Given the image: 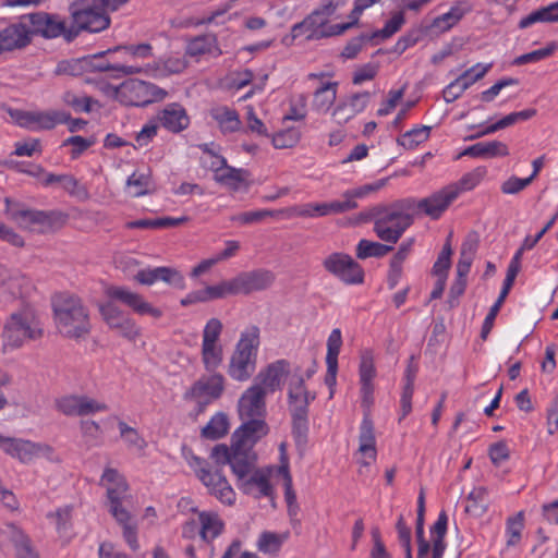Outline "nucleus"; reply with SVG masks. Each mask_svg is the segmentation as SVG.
I'll return each mask as SVG.
<instances>
[{
  "label": "nucleus",
  "instance_id": "nucleus-1",
  "mask_svg": "<svg viewBox=\"0 0 558 558\" xmlns=\"http://www.w3.org/2000/svg\"><path fill=\"white\" fill-rule=\"evenodd\" d=\"M99 484L106 489L108 511L121 526L124 541L132 550H137V523L125 506L130 489L125 477L117 469L106 468Z\"/></svg>",
  "mask_w": 558,
  "mask_h": 558
},
{
  "label": "nucleus",
  "instance_id": "nucleus-2",
  "mask_svg": "<svg viewBox=\"0 0 558 558\" xmlns=\"http://www.w3.org/2000/svg\"><path fill=\"white\" fill-rule=\"evenodd\" d=\"M106 295L110 301L99 303L98 310L101 318L110 329L129 316V314L122 311L113 301L123 303L135 314L141 316L148 315L155 319H159L163 315L161 308L154 306L142 294L126 287L111 286L107 288Z\"/></svg>",
  "mask_w": 558,
  "mask_h": 558
},
{
  "label": "nucleus",
  "instance_id": "nucleus-3",
  "mask_svg": "<svg viewBox=\"0 0 558 558\" xmlns=\"http://www.w3.org/2000/svg\"><path fill=\"white\" fill-rule=\"evenodd\" d=\"M70 25L66 41L71 43L82 33L98 34L111 25V17L96 0H72L68 7Z\"/></svg>",
  "mask_w": 558,
  "mask_h": 558
},
{
  "label": "nucleus",
  "instance_id": "nucleus-4",
  "mask_svg": "<svg viewBox=\"0 0 558 558\" xmlns=\"http://www.w3.org/2000/svg\"><path fill=\"white\" fill-rule=\"evenodd\" d=\"M257 459L251 458L244 463L235 460L233 465V475L236 480L238 488L245 495L255 499L268 498L275 499V486L271 477L276 471V465H266L256 468Z\"/></svg>",
  "mask_w": 558,
  "mask_h": 558
},
{
  "label": "nucleus",
  "instance_id": "nucleus-5",
  "mask_svg": "<svg viewBox=\"0 0 558 558\" xmlns=\"http://www.w3.org/2000/svg\"><path fill=\"white\" fill-rule=\"evenodd\" d=\"M58 330L69 338H81L90 330L87 310L82 301L73 295L61 294L53 301Z\"/></svg>",
  "mask_w": 558,
  "mask_h": 558
},
{
  "label": "nucleus",
  "instance_id": "nucleus-6",
  "mask_svg": "<svg viewBox=\"0 0 558 558\" xmlns=\"http://www.w3.org/2000/svg\"><path fill=\"white\" fill-rule=\"evenodd\" d=\"M7 217L23 230L47 233L62 227L66 216L59 211L28 209L23 204L7 197L4 199Z\"/></svg>",
  "mask_w": 558,
  "mask_h": 558
},
{
  "label": "nucleus",
  "instance_id": "nucleus-7",
  "mask_svg": "<svg viewBox=\"0 0 558 558\" xmlns=\"http://www.w3.org/2000/svg\"><path fill=\"white\" fill-rule=\"evenodd\" d=\"M44 328L39 316L32 308H23L12 313L3 327V345L9 349H19L27 341H35L43 337Z\"/></svg>",
  "mask_w": 558,
  "mask_h": 558
},
{
  "label": "nucleus",
  "instance_id": "nucleus-8",
  "mask_svg": "<svg viewBox=\"0 0 558 558\" xmlns=\"http://www.w3.org/2000/svg\"><path fill=\"white\" fill-rule=\"evenodd\" d=\"M184 459L211 496L227 506L235 502L236 494L221 471L214 470L207 461L191 450L184 452Z\"/></svg>",
  "mask_w": 558,
  "mask_h": 558
},
{
  "label": "nucleus",
  "instance_id": "nucleus-9",
  "mask_svg": "<svg viewBox=\"0 0 558 558\" xmlns=\"http://www.w3.org/2000/svg\"><path fill=\"white\" fill-rule=\"evenodd\" d=\"M104 90L113 94L122 105L135 107L147 106L167 96V92L157 85L136 78L126 80L118 87L106 86Z\"/></svg>",
  "mask_w": 558,
  "mask_h": 558
},
{
  "label": "nucleus",
  "instance_id": "nucleus-10",
  "mask_svg": "<svg viewBox=\"0 0 558 558\" xmlns=\"http://www.w3.org/2000/svg\"><path fill=\"white\" fill-rule=\"evenodd\" d=\"M315 395L308 392L304 377L293 375L288 386L289 409L293 418V429L298 436H304L307 432V412Z\"/></svg>",
  "mask_w": 558,
  "mask_h": 558
},
{
  "label": "nucleus",
  "instance_id": "nucleus-11",
  "mask_svg": "<svg viewBox=\"0 0 558 558\" xmlns=\"http://www.w3.org/2000/svg\"><path fill=\"white\" fill-rule=\"evenodd\" d=\"M328 21L329 16H327L318 8L308 16H306L301 23H298L292 27V37L295 39L301 36H304L307 40H315L325 37L341 35L342 33L351 28V24L340 23L329 25Z\"/></svg>",
  "mask_w": 558,
  "mask_h": 558
},
{
  "label": "nucleus",
  "instance_id": "nucleus-12",
  "mask_svg": "<svg viewBox=\"0 0 558 558\" xmlns=\"http://www.w3.org/2000/svg\"><path fill=\"white\" fill-rule=\"evenodd\" d=\"M9 114L16 125L33 132L52 130L70 119L62 110L10 109Z\"/></svg>",
  "mask_w": 558,
  "mask_h": 558
},
{
  "label": "nucleus",
  "instance_id": "nucleus-13",
  "mask_svg": "<svg viewBox=\"0 0 558 558\" xmlns=\"http://www.w3.org/2000/svg\"><path fill=\"white\" fill-rule=\"evenodd\" d=\"M225 531L222 518L215 511H199L197 519L187 521L182 526V536L186 539L199 538L209 544L219 537Z\"/></svg>",
  "mask_w": 558,
  "mask_h": 558
},
{
  "label": "nucleus",
  "instance_id": "nucleus-14",
  "mask_svg": "<svg viewBox=\"0 0 558 558\" xmlns=\"http://www.w3.org/2000/svg\"><path fill=\"white\" fill-rule=\"evenodd\" d=\"M23 22L27 23L29 40L33 36H40L45 39H53L62 36L66 40L68 27L65 20L57 13L44 11L25 14Z\"/></svg>",
  "mask_w": 558,
  "mask_h": 558
},
{
  "label": "nucleus",
  "instance_id": "nucleus-15",
  "mask_svg": "<svg viewBox=\"0 0 558 558\" xmlns=\"http://www.w3.org/2000/svg\"><path fill=\"white\" fill-rule=\"evenodd\" d=\"M0 449L22 463H29L36 458L54 459V450L43 442H34L21 438H11L0 435Z\"/></svg>",
  "mask_w": 558,
  "mask_h": 558
},
{
  "label": "nucleus",
  "instance_id": "nucleus-16",
  "mask_svg": "<svg viewBox=\"0 0 558 558\" xmlns=\"http://www.w3.org/2000/svg\"><path fill=\"white\" fill-rule=\"evenodd\" d=\"M411 223L412 220L408 214L396 208H386L378 213L374 231L381 241L395 244Z\"/></svg>",
  "mask_w": 558,
  "mask_h": 558
},
{
  "label": "nucleus",
  "instance_id": "nucleus-17",
  "mask_svg": "<svg viewBox=\"0 0 558 558\" xmlns=\"http://www.w3.org/2000/svg\"><path fill=\"white\" fill-rule=\"evenodd\" d=\"M323 266L344 284L356 286L364 281V269L349 254L331 253L324 259Z\"/></svg>",
  "mask_w": 558,
  "mask_h": 558
},
{
  "label": "nucleus",
  "instance_id": "nucleus-18",
  "mask_svg": "<svg viewBox=\"0 0 558 558\" xmlns=\"http://www.w3.org/2000/svg\"><path fill=\"white\" fill-rule=\"evenodd\" d=\"M242 425L232 435L233 444L245 454V460L257 459L254 446L268 434V426L264 418L242 420Z\"/></svg>",
  "mask_w": 558,
  "mask_h": 558
},
{
  "label": "nucleus",
  "instance_id": "nucleus-19",
  "mask_svg": "<svg viewBox=\"0 0 558 558\" xmlns=\"http://www.w3.org/2000/svg\"><path fill=\"white\" fill-rule=\"evenodd\" d=\"M31 279L19 270L0 264V302L8 304L24 298L32 290Z\"/></svg>",
  "mask_w": 558,
  "mask_h": 558
},
{
  "label": "nucleus",
  "instance_id": "nucleus-20",
  "mask_svg": "<svg viewBox=\"0 0 558 558\" xmlns=\"http://www.w3.org/2000/svg\"><path fill=\"white\" fill-rule=\"evenodd\" d=\"M201 376L186 391L185 398L199 405H207L219 399L225 390V377L217 372Z\"/></svg>",
  "mask_w": 558,
  "mask_h": 558
},
{
  "label": "nucleus",
  "instance_id": "nucleus-21",
  "mask_svg": "<svg viewBox=\"0 0 558 558\" xmlns=\"http://www.w3.org/2000/svg\"><path fill=\"white\" fill-rule=\"evenodd\" d=\"M493 63H476L465 70L444 89V98L447 102L458 99L469 87L482 80L492 69Z\"/></svg>",
  "mask_w": 558,
  "mask_h": 558
},
{
  "label": "nucleus",
  "instance_id": "nucleus-22",
  "mask_svg": "<svg viewBox=\"0 0 558 558\" xmlns=\"http://www.w3.org/2000/svg\"><path fill=\"white\" fill-rule=\"evenodd\" d=\"M266 390L251 385L238 401V413L241 420L264 418L266 412Z\"/></svg>",
  "mask_w": 558,
  "mask_h": 558
},
{
  "label": "nucleus",
  "instance_id": "nucleus-23",
  "mask_svg": "<svg viewBox=\"0 0 558 558\" xmlns=\"http://www.w3.org/2000/svg\"><path fill=\"white\" fill-rule=\"evenodd\" d=\"M134 279L143 286H153L157 281H162L178 289L185 288V279L181 271L166 266L138 269L134 274Z\"/></svg>",
  "mask_w": 558,
  "mask_h": 558
},
{
  "label": "nucleus",
  "instance_id": "nucleus-24",
  "mask_svg": "<svg viewBox=\"0 0 558 558\" xmlns=\"http://www.w3.org/2000/svg\"><path fill=\"white\" fill-rule=\"evenodd\" d=\"M189 65L186 56L171 54L148 62L143 66L138 65L140 73L153 78H162L173 74L182 73Z\"/></svg>",
  "mask_w": 558,
  "mask_h": 558
},
{
  "label": "nucleus",
  "instance_id": "nucleus-25",
  "mask_svg": "<svg viewBox=\"0 0 558 558\" xmlns=\"http://www.w3.org/2000/svg\"><path fill=\"white\" fill-rule=\"evenodd\" d=\"M457 198V187L449 186L448 184L432 195L418 201L416 207L432 219H438Z\"/></svg>",
  "mask_w": 558,
  "mask_h": 558
},
{
  "label": "nucleus",
  "instance_id": "nucleus-26",
  "mask_svg": "<svg viewBox=\"0 0 558 558\" xmlns=\"http://www.w3.org/2000/svg\"><path fill=\"white\" fill-rule=\"evenodd\" d=\"M31 44L27 23L22 17L0 31V56L21 50Z\"/></svg>",
  "mask_w": 558,
  "mask_h": 558
},
{
  "label": "nucleus",
  "instance_id": "nucleus-27",
  "mask_svg": "<svg viewBox=\"0 0 558 558\" xmlns=\"http://www.w3.org/2000/svg\"><path fill=\"white\" fill-rule=\"evenodd\" d=\"M290 364L286 360H277L262 368L254 379V385L272 393L280 389L282 379L289 374Z\"/></svg>",
  "mask_w": 558,
  "mask_h": 558
},
{
  "label": "nucleus",
  "instance_id": "nucleus-28",
  "mask_svg": "<svg viewBox=\"0 0 558 558\" xmlns=\"http://www.w3.org/2000/svg\"><path fill=\"white\" fill-rule=\"evenodd\" d=\"M356 453L360 456L359 463L362 465H371L377 458L375 428L368 414L363 416L360 424L359 448Z\"/></svg>",
  "mask_w": 558,
  "mask_h": 558
},
{
  "label": "nucleus",
  "instance_id": "nucleus-29",
  "mask_svg": "<svg viewBox=\"0 0 558 558\" xmlns=\"http://www.w3.org/2000/svg\"><path fill=\"white\" fill-rule=\"evenodd\" d=\"M369 98L371 94L368 92H362L353 94L345 101L338 102L331 111L333 122L338 125H344L366 109Z\"/></svg>",
  "mask_w": 558,
  "mask_h": 558
},
{
  "label": "nucleus",
  "instance_id": "nucleus-30",
  "mask_svg": "<svg viewBox=\"0 0 558 558\" xmlns=\"http://www.w3.org/2000/svg\"><path fill=\"white\" fill-rule=\"evenodd\" d=\"M222 50L215 34H204L187 40L185 56L201 61L209 58H218Z\"/></svg>",
  "mask_w": 558,
  "mask_h": 558
},
{
  "label": "nucleus",
  "instance_id": "nucleus-31",
  "mask_svg": "<svg viewBox=\"0 0 558 558\" xmlns=\"http://www.w3.org/2000/svg\"><path fill=\"white\" fill-rule=\"evenodd\" d=\"M472 11L473 3L471 0H456L447 12L436 16L432 21L430 27L440 33L448 32Z\"/></svg>",
  "mask_w": 558,
  "mask_h": 558
},
{
  "label": "nucleus",
  "instance_id": "nucleus-32",
  "mask_svg": "<svg viewBox=\"0 0 558 558\" xmlns=\"http://www.w3.org/2000/svg\"><path fill=\"white\" fill-rule=\"evenodd\" d=\"M343 214L340 199L324 203H307L294 205L287 209L288 217L319 218L329 215Z\"/></svg>",
  "mask_w": 558,
  "mask_h": 558
},
{
  "label": "nucleus",
  "instance_id": "nucleus-33",
  "mask_svg": "<svg viewBox=\"0 0 558 558\" xmlns=\"http://www.w3.org/2000/svg\"><path fill=\"white\" fill-rule=\"evenodd\" d=\"M158 121L163 129L171 133L186 130L191 122L185 108L178 102L165 106L158 113Z\"/></svg>",
  "mask_w": 558,
  "mask_h": 558
},
{
  "label": "nucleus",
  "instance_id": "nucleus-34",
  "mask_svg": "<svg viewBox=\"0 0 558 558\" xmlns=\"http://www.w3.org/2000/svg\"><path fill=\"white\" fill-rule=\"evenodd\" d=\"M387 178L376 180L353 189H349L342 193L340 205L343 213L354 210L359 207L357 199H365L379 192L386 186Z\"/></svg>",
  "mask_w": 558,
  "mask_h": 558
},
{
  "label": "nucleus",
  "instance_id": "nucleus-35",
  "mask_svg": "<svg viewBox=\"0 0 558 558\" xmlns=\"http://www.w3.org/2000/svg\"><path fill=\"white\" fill-rule=\"evenodd\" d=\"M243 294H251L268 289L275 281V275L267 269L243 271L239 275Z\"/></svg>",
  "mask_w": 558,
  "mask_h": 558
},
{
  "label": "nucleus",
  "instance_id": "nucleus-36",
  "mask_svg": "<svg viewBox=\"0 0 558 558\" xmlns=\"http://www.w3.org/2000/svg\"><path fill=\"white\" fill-rule=\"evenodd\" d=\"M338 82L327 81L318 85L313 93L312 108L320 114L330 111L337 99Z\"/></svg>",
  "mask_w": 558,
  "mask_h": 558
},
{
  "label": "nucleus",
  "instance_id": "nucleus-37",
  "mask_svg": "<svg viewBox=\"0 0 558 558\" xmlns=\"http://www.w3.org/2000/svg\"><path fill=\"white\" fill-rule=\"evenodd\" d=\"M73 511L71 505H65L47 513L46 518L53 525L58 536L61 539L69 541L73 530Z\"/></svg>",
  "mask_w": 558,
  "mask_h": 558
},
{
  "label": "nucleus",
  "instance_id": "nucleus-38",
  "mask_svg": "<svg viewBox=\"0 0 558 558\" xmlns=\"http://www.w3.org/2000/svg\"><path fill=\"white\" fill-rule=\"evenodd\" d=\"M256 364V359L232 352L228 364V375L235 381H246L254 374Z\"/></svg>",
  "mask_w": 558,
  "mask_h": 558
},
{
  "label": "nucleus",
  "instance_id": "nucleus-39",
  "mask_svg": "<svg viewBox=\"0 0 558 558\" xmlns=\"http://www.w3.org/2000/svg\"><path fill=\"white\" fill-rule=\"evenodd\" d=\"M114 49H108L107 51H101L92 56H86V59L90 63L88 65V72H107V71H114L120 72L124 75H133L138 74L140 69L138 65L134 64H111L107 60H105V56L113 52Z\"/></svg>",
  "mask_w": 558,
  "mask_h": 558
},
{
  "label": "nucleus",
  "instance_id": "nucleus-40",
  "mask_svg": "<svg viewBox=\"0 0 558 558\" xmlns=\"http://www.w3.org/2000/svg\"><path fill=\"white\" fill-rule=\"evenodd\" d=\"M509 155L507 144L500 141L480 142L466 147L460 156H470L473 158H496Z\"/></svg>",
  "mask_w": 558,
  "mask_h": 558
},
{
  "label": "nucleus",
  "instance_id": "nucleus-41",
  "mask_svg": "<svg viewBox=\"0 0 558 558\" xmlns=\"http://www.w3.org/2000/svg\"><path fill=\"white\" fill-rule=\"evenodd\" d=\"M259 345L260 330L256 325H250L241 331L233 352L257 360Z\"/></svg>",
  "mask_w": 558,
  "mask_h": 558
},
{
  "label": "nucleus",
  "instance_id": "nucleus-42",
  "mask_svg": "<svg viewBox=\"0 0 558 558\" xmlns=\"http://www.w3.org/2000/svg\"><path fill=\"white\" fill-rule=\"evenodd\" d=\"M448 531V515L445 510L438 513L437 520L430 526L432 558H442L447 548L445 541Z\"/></svg>",
  "mask_w": 558,
  "mask_h": 558
},
{
  "label": "nucleus",
  "instance_id": "nucleus-43",
  "mask_svg": "<svg viewBox=\"0 0 558 558\" xmlns=\"http://www.w3.org/2000/svg\"><path fill=\"white\" fill-rule=\"evenodd\" d=\"M535 114H536V110L533 108L524 109L522 111L511 112V113L507 114L506 117L501 118L500 120H498L497 122H495L490 125H487L485 131L474 133V134L470 135L466 140H474V138H478V137H482L485 135L493 134L499 130L506 129V128L513 125L520 121H526V120L533 118Z\"/></svg>",
  "mask_w": 558,
  "mask_h": 558
},
{
  "label": "nucleus",
  "instance_id": "nucleus-44",
  "mask_svg": "<svg viewBox=\"0 0 558 558\" xmlns=\"http://www.w3.org/2000/svg\"><path fill=\"white\" fill-rule=\"evenodd\" d=\"M210 117L217 122L222 133L236 132L241 126L238 112L227 106L211 108Z\"/></svg>",
  "mask_w": 558,
  "mask_h": 558
},
{
  "label": "nucleus",
  "instance_id": "nucleus-45",
  "mask_svg": "<svg viewBox=\"0 0 558 558\" xmlns=\"http://www.w3.org/2000/svg\"><path fill=\"white\" fill-rule=\"evenodd\" d=\"M117 425L120 438L129 450L143 452L146 449L147 441L135 427L130 426L122 420H119Z\"/></svg>",
  "mask_w": 558,
  "mask_h": 558
},
{
  "label": "nucleus",
  "instance_id": "nucleus-46",
  "mask_svg": "<svg viewBox=\"0 0 558 558\" xmlns=\"http://www.w3.org/2000/svg\"><path fill=\"white\" fill-rule=\"evenodd\" d=\"M424 514H425V494L421 489L417 497V518H416V538H417V558H426L429 553L430 544L424 537Z\"/></svg>",
  "mask_w": 558,
  "mask_h": 558
},
{
  "label": "nucleus",
  "instance_id": "nucleus-47",
  "mask_svg": "<svg viewBox=\"0 0 558 558\" xmlns=\"http://www.w3.org/2000/svg\"><path fill=\"white\" fill-rule=\"evenodd\" d=\"M201 360L207 372H216L223 362L222 343H201Z\"/></svg>",
  "mask_w": 558,
  "mask_h": 558
},
{
  "label": "nucleus",
  "instance_id": "nucleus-48",
  "mask_svg": "<svg viewBox=\"0 0 558 558\" xmlns=\"http://www.w3.org/2000/svg\"><path fill=\"white\" fill-rule=\"evenodd\" d=\"M154 190L149 172H133L126 180V191L132 197H141Z\"/></svg>",
  "mask_w": 558,
  "mask_h": 558
},
{
  "label": "nucleus",
  "instance_id": "nucleus-49",
  "mask_svg": "<svg viewBox=\"0 0 558 558\" xmlns=\"http://www.w3.org/2000/svg\"><path fill=\"white\" fill-rule=\"evenodd\" d=\"M289 536L288 531L282 533L264 531L258 536L256 547L263 554H277Z\"/></svg>",
  "mask_w": 558,
  "mask_h": 558
},
{
  "label": "nucleus",
  "instance_id": "nucleus-50",
  "mask_svg": "<svg viewBox=\"0 0 558 558\" xmlns=\"http://www.w3.org/2000/svg\"><path fill=\"white\" fill-rule=\"evenodd\" d=\"M210 457L218 464H229L232 472L235 460L244 463L246 459L245 454L240 452L233 441L231 442L230 447L226 445H216L211 450Z\"/></svg>",
  "mask_w": 558,
  "mask_h": 558
},
{
  "label": "nucleus",
  "instance_id": "nucleus-51",
  "mask_svg": "<svg viewBox=\"0 0 558 558\" xmlns=\"http://www.w3.org/2000/svg\"><path fill=\"white\" fill-rule=\"evenodd\" d=\"M524 525L523 511H519L507 519L505 531L507 547H515L520 544Z\"/></svg>",
  "mask_w": 558,
  "mask_h": 558
},
{
  "label": "nucleus",
  "instance_id": "nucleus-52",
  "mask_svg": "<svg viewBox=\"0 0 558 558\" xmlns=\"http://www.w3.org/2000/svg\"><path fill=\"white\" fill-rule=\"evenodd\" d=\"M245 171L242 169H235L229 166L220 169L217 174H214L216 182L225 185L232 191H238L245 182Z\"/></svg>",
  "mask_w": 558,
  "mask_h": 558
},
{
  "label": "nucleus",
  "instance_id": "nucleus-53",
  "mask_svg": "<svg viewBox=\"0 0 558 558\" xmlns=\"http://www.w3.org/2000/svg\"><path fill=\"white\" fill-rule=\"evenodd\" d=\"M228 416L222 412H218L211 416L209 422L203 427L202 436L206 439L216 440L223 437L228 433Z\"/></svg>",
  "mask_w": 558,
  "mask_h": 558
},
{
  "label": "nucleus",
  "instance_id": "nucleus-54",
  "mask_svg": "<svg viewBox=\"0 0 558 558\" xmlns=\"http://www.w3.org/2000/svg\"><path fill=\"white\" fill-rule=\"evenodd\" d=\"M430 126L418 125L407 131L398 138V144L407 149H414L430 136Z\"/></svg>",
  "mask_w": 558,
  "mask_h": 558
},
{
  "label": "nucleus",
  "instance_id": "nucleus-55",
  "mask_svg": "<svg viewBox=\"0 0 558 558\" xmlns=\"http://www.w3.org/2000/svg\"><path fill=\"white\" fill-rule=\"evenodd\" d=\"M376 375L377 371L375 367L374 352L369 349H365L361 352L360 355L359 381L374 384Z\"/></svg>",
  "mask_w": 558,
  "mask_h": 558
},
{
  "label": "nucleus",
  "instance_id": "nucleus-56",
  "mask_svg": "<svg viewBox=\"0 0 558 558\" xmlns=\"http://www.w3.org/2000/svg\"><path fill=\"white\" fill-rule=\"evenodd\" d=\"M392 250V246L362 239L356 245V256L360 259L381 257Z\"/></svg>",
  "mask_w": 558,
  "mask_h": 558
},
{
  "label": "nucleus",
  "instance_id": "nucleus-57",
  "mask_svg": "<svg viewBox=\"0 0 558 558\" xmlns=\"http://www.w3.org/2000/svg\"><path fill=\"white\" fill-rule=\"evenodd\" d=\"M486 173L487 170L485 167H477L462 175V178L458 182L449 184V186L457 187L459 196L462 192L475 189L485 178Z\"/></svg>",
  "mask_w": 558,
  "mask_h": 558
},
{
  "label": "nucleus",
  "instance_id": "nucleus-58",
  "mask_svg": "<svg viewBox=\"0 0 558 558\" xmlns=\"http://www.w3.org/2000/svg\"><path fill=\"white\" fill-rule=\"evenodd\" d=\"M89 61L86 57L60 61L56 68L57 74L80 76L88 73Z\"/></svg>",
  "mask_w": 558,
  "mask_h": 558
},
{
  "label": "nucleus",
  "instance_id": "nucleus-59",
  "mask_svg": "<svg viewBox=\"0 0 558 558\" xmlns=\"http://www.w3.org/2000/svg\"><path fill=\"white\" fill-rule=\"evenodd\" d=\"M558 49V41H551L546 45V47L521 54L517 57L512 64L514 65H523L527 63H536L541 60H544L550 57Z\"/></svg>",
  "mask_w": 558,
  "mask_h": 558
},
{
  "label": "nucleus",
  "instance_id": "nucleus-60",
  "mask_svg": "<svg viewBox=\"0 0 558 558\" xmlns=\"http://www.w3.org/2000/svg\"><path fill=\"white\" fill-rule=\"evenodd\" d=\"M26 534L15 524L7 523L0 527V548L2 550L17 545Z\"/></svg>",
  "mask_w": 558,
  "mask_h": 558
},
{
  "label": "nucleus",
  "instance_id": "nucleus-61",
  "mask_svg": "<svg viewBox=\"0 0 558 558\" xmlns=\"http://www.w3.org/2000/svg\"><path fill=\"white\" fill-rule=\"evenodd\" d=\"M81 395H64L56 399V410L65 416H80Z\"/></svg>",
  "mask_w": 558,
  "mask_h": 558
},
{
  "label": "nucleus",
  "instance_id": "nucleus-62",
  "mask_svg": "<svg viewBox=\"0 0 558 558\" xmlns=\"http://www.w3.org/2000/svg\"><path fill=\"white\" fill-rule=\"evenodd\" d=\"M301 137L296 128H290L272 135L271 143L277 149L291 148L295 146Z\"/></svg>",
  "mask_w": 558,
  "mask_h": 558
},
{
  "label": "nucleus",
  "instance_id": "nucleus-63",
  "mask_svg": "<svg viewBox=\"0 0 558 558\" xmlns=\"http://www.w3.org/2000/svg\"><path fill=\"white\" fill-rule=\"evenodd\" d=\"M509 291L510 290H507V289L502 288L500 293H499L498 299L493 304V306L489 308V312L486 315V317L484 319V323H483V326H482V330H481L482 339L485 340L487 338V336L489 335V332L492 331V328L494 326L496 316L498 315V313H499V311H500V308H501V306H502V304L505 302V299L507 298Z\"/></svg>",
  "mask_w": 558,
  "mask_h": 558
},
{
  "label": "nucleus",
  "instance_id": "nucleus-64",
  "mask_svg": "<svg viewBox=\"0 0 558 558\" xmlns=\"http://www.w3.org/2000/svg\"><path fill=\"white\" fill-rule=\"evenodd\" d=\"M223 324L219 318H209L202 330V343H221Z\"/></svg>",
  "mask_w": 558,
  "mask_h": 558
}]
</instances>
